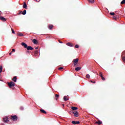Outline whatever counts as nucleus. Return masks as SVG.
I'll use <instances>...</instances> for the list:
<instances>
[{"instance_id":"f257e3e1","label":"nucleus","mask_w":125,"mask_h":125,"mask_svg":"<svg viewBox=\"0 0 125 125\" xmlns=\"http://www.w3.org/2000/svg\"><path fill=\"white\" fill-rule=\"evenodd\" d=\"M21 45L22 46H24L25 48H27V50H33V49H34V48H32V46H28V45H27V44L24 42L21 43Z\"/></svg>"},{"instance_id":"a878e982","label":"nucleus","mask_w":125,"mask_h":125,"mask_svg":"<svg viewBox=\"0 0 125 125\" xmlns=\"http://www.w3.org/2000/svg\"><path fill=\"white\" fill-rule=\"evenodd\" d=\"M11 31L12 34H15V32L14 31V30H13V29H12V28H11Z\"/></svg>"},{"instance_id":"b1692460","label":"nucleus","mask_w":125,"mask_h":125,"mask_svg":"<svg viewBox=\"0 0 125 125\" xmlns=\"http://www.w3.org/2000/svg\"><path fill=\"white\" fill-rule=\"evenodd\" d=\"M91 3H93L94 2V0H88Z\"/></svg>"},{"instance_id":"7c9ffc66","label":"nucleus","mask_w":125,"mask_h":125,"mask_svg":"<svg viewBox=\"0 0 125 125\" xmlns=\"http://www.w3.org/2000/svg\"><path fill=\"white\" fill-rule=\"evenodd\" d=\"M15 51V49H12V52H14Z\"/></svg>"},{"instance_id":"473e14b6","label":"nucleus","mask_w":125,"mask_h":125,"mask_svg":"<svg viewBox=\"0 0 125 125\" xmlns=\"http://www.w3.org/2000/svg\"><path fill=\"white\" fill-rule=\"evenodd\" d=\"M100 77L101 78H102L103 77V76L102 75V74L100 73Z\"/></svg>"},{"instance_id":"20e7f679","label":"nucleus","mask_w":125,"mask_h":125,"mask_svg":"<svg viewBox=\"0 0 125 125\" xmlns=\"http://www.w3.org/2000/svg\"><path fill=\"white\" fill-rule=\"evenodd\" d=\"M16 120H17V116L16 115L12 116L11 117V121H16Z\"/></svg>"},{"instance_id":"423d86ee","label":"nucleus","mask_w":125,"mask_h":125,"mask_svg":"<svg viewBox=\"0 0 125 125\" xmlns=\"http://www.w3.org/2000/svg\"><path fill=\"white\" fill-rule=\"evenodd\" d=\"M0 20H1V21H3L4 22L6 21V19L4 18V17H1L0 16Z\"/></svg>"},{"instance_id":"9d476101","label":"nucleus","mask_w":125,"mask_h":125,"mask_svg":"<svg viewBox=\"0 0 125 125\" xmlns=\"http://www.w3.org/2000/svg\"><path fill=\"white\" fill-rule=\"evenodd\" d=\"M71 109L73 111H76V110H78V107H75V106H72V107H71Z\"/></svg>"},{"instance_id":"e433bc0d","label":"nucleus","mask_w":125,"mask_h":125,"mask_svg":"<svg viewBox=\"0 0 125 125\" xmlns=\"http://www.w3.org/2000/svg\"><path fill=\"white\" fill-rule=\"evenodd\" d=\"M9 54V55H11V54H12L11 52Z\"/></svg>"},{"instance_id":"0eeeda50","label":"nucleus","mask_w":125,"mask_h":125,"mask_svg":"<svg viewBox=\"0 0 125 125\" xmlns=\"http://www.w3.org/2000/svg\"><path fill=\"white\" fill-rule=\"evenodd\" d=\"M73 113L74 115V117H79V112L78 111L73 112Z\"/></svg>"},{"instance_id":"c9c22d12","label":"nucleus","mask_w":125,"mask_h":125,"mask_svg":"<svg viewBox=\"0 0 125 125\" xmlns=\"http://www.w3.org/2000/svg\"><path fill=\"white\" fill-rule=\"evenodd\" d=\"M59 42H60V43H63V42H61L60 41H59Z\"/></svg>"},{"instance_id":"c756f323","label":"nucleus","mask_w":125,"mask_h":125,"mask_svg":"<svg viewBox=\"0 0 125 125\" xmlns=\"http://www.w3.org/2000/svg\"><path fill=\"white\" fill-rule=\"evenodd\" d=\"M20 109H21V110H23L24 108L23 107L21 106Z\"/></svg>"},{"instance_id":"39448f33","label":"nucleus","mask_w":125,"mask_h":125,"mask_svg":"<svg viewBox=\"0 0 125 125\" xmlns=\"http://www.w3.org/2000/svg\"><path fill=\"white\" fill-rule=\"evenodd\" d=\"M63 99L64 101H68V100H69V96H65L63 97Z\"/></svg>"},{"instance_id":"7ed1b4c3","label":"nucleus","mask_w":125,"mask_h":125,"mask_svg":"<svg viewBox=\"0 0 125 125\" xmlns=\"http://www.w3.org/2000/svg\"><path fill=\"white\" fill-rule=\"evenodd\" d=\"M122 60L125 62V51H123L122 53Z\"/></svg>"},{"instance_id":"4468645a","label":"nucleus","mask_w":125,"mask_h":125,"mask_svg":"<svg viewBox=\"0 0 125 125\" xmlns=\"http://www.w3.org/2000/svg\"><path fill=\"white\" fill-rule=\"evenodd\" d=\"M33 42L34 44H37L38 43V41L36 39H33Z\"/></svg>"},{"instance_id":"2eb2a0df","label":"nucleus","mask_w":125,"mask_h":125,"mask_svg":"<svg viewBox=\"0 0 125 125\" xmlns=\"http://www.w3.org/2000/svg\"><path fill=\"white\" fill-rule=\"evenodd\" d=\"M12 80L13 81V82H14L15 83H16L17 81V78H16V77H15L13 78Z\"/></svg>"},{"instance_id":"ddd939ff","label":"nucleus","mask_w":125,"mask_h":125,"mask_svg":"<svg viewBox=\"0 0 125 125\" xmlns=\"http://www.w3.org/2000/svg\"><path fill=\"white\" fill-rule=\"evenodd\" d=\"M3 122L4 123H7V122H8V120H7V118H4L3 119Z\"/></svg>"},{"instance_id":"dca6fc26","label":"nucleus","mask_w":125,"mask_h":125,"mask_svg":"<svg viewBox=\"0 0 125 125\" xmlns=\"http://www.w3.org/2000/svg\"><path fill=\"white\" fill-rule=\"evenodd\" d=\"M23 8H25L26 9H27V4L26 3V2H24L23 5Z\"/></svg>"},{"instance_id":"a211bd4d","label":"nucleus","mask_w":125,"mask_h":125,"mask_svg":"<svg viewBox=\"0 0 125 125\" xmlns=\"http://www.w3.org/2000/svg\"><path fill=\"white\" fill-rule=\"evenodd\" d=\"M26 13H27V11H26V10H24L22 12V14L23 15H25L26 14Z\"/></svg>"},{"instance_id":"393cba45","label":"nucleus","mask_w":125,"mask_h":125,"mask_svg":"<svg viewBox=\"0 0 125 125\" xmlns=\"http://www.w3.org/2000/svg\"><path fill=\"white\" fill-rule=\"evenodd\" d=\"M125 0H123L121 1V4H125Z\"/></svg>"},{"instance_id":"cd10ccee","label":"nucleus","mask_w":125,"mask_h":125,"mask_svg":"<svg viewBox=\"0 0 125 125\" xmlns=\"http://www.w3.org/2000/svg\"><path fill=\"white\" fill-rule=\"evenodd\" d=\"M75 47H76V48H79L80 47V46H79V45H76Z\"/></svg>"},{"instance_id":"ea45409f","label":"nucleus","mask_w":125,"mask_h":125,"mask_svg":"<svg viewBox=\"0 0 125 125\" xmlns=\"http://www.w3.org/2000/svg\"><path fill=\"white\" fill-rule=\"evenodd\" d=\"M56 100H57V99H56Z\"/></svg>"},{"instance_id":"4c0bfd02","label":"nucleus","mask_w":125,"mask_h":125,"mask_svg":"<svg viewBox=\"0 0 125 125\" xmlns=\"http://www.w3.org/2000/svg\"><path fill=\"white\" fill-rule=\"evenodd\" d=\"M91 83H95V82H93L92 81H91Z\"/></svg>"},{"instance_id":"f704fd0d","label":"nucleus","mask_w":125,"mask_h":125,"mask_svg":"<svg viewBox=\"0 0 125 125\" xmlns=\"http://www.w3.org/2000/svg\"><path fill=\"white\" fill-rule=\"evenodd\" d=\"M78 63V62H74V66H76V65H77V64Z\"/></svg>"},{"instance_id":"aec40b11","label":"nucleus","mask_w":125,"mask_h":125,"mask_svg":"<svg viewBox=\"0 0 125 125\" xmlns=\"http://www.w3.org/2000/svg\"><path fill=\"white\" fill-rule=\"evenodd\" d=\"M86 79H90V75L89 74H86Z\"/></svg>"},{"instance_id":"2f4dec72","label":"nucleus","mask_w":125,"mask_h":125,"mask_svg":"<svg viewBox=\"0 0 125 125\" xmlns=\"http://www.w3.org/2000/svg\"><path fill=\"white\" fill-rule=\"evenodd\" d=\"M55 96H56V97H57V98L59 97V95H58L57 94H56Z\"/></svg>"},{"instance_id":"f8f14e48","label":"nucleus","mask_w":125,"mask_h":125,"mask_svg":"<svg viewBox=\"0 0 125 125\" xmlns=\"http://www.w3.org/2000/svg\"><path fill=\"white\" fill-rule=\"evenodd\" d=\"M73 62L74 63H78L79 62V59H75L73 60Z\"/></svg>"},{"instance_id":"412c9836","label":"nucleus","mask_w":125,"mask_h":125,"mask_svg":"<svg viewBox=\"0 0 125 125\" xmlns=\"http://www.w3.org/2000/svg\"><path fill=\"white\" fill-rule=\"evenodd\" d=\"M53 27V25H49L48 26L49 29H50V30H51V29H52V27Z\"/></svg>"},{"instance_id":"c85d7f7f","label":"nucleus","mask_w":125,"mask_h":125,"mask_svg":"<svg viewBox=\"0 0 125 125\" xmlns=\"http://www.w3.org/2000/svg\"><path fill=\"white\" fill-rule=\"evenodd\" d=\"M102 80L103 81H105V78L103 77H102Z\"/></svg>"},{"instance_id":"9b49d317","label":"nucleus","mask_w":125,"mask_h":125,"mask_svg":"<svg viewBox=\"0 0 125 125\" xmlns=\"http://www.w3.org/2000/svg\"><path fill=\"white\" fill-rule=\"evenodd\" d=\"M82 69V67H78L75 68V71H80Z\"/></svg>"},{"instance_id":"1a4fd4ad","label":"nucleus","mask_w":125,"mask_h":125,"mask_svg":"<svg viewBox=\"0 0 125 125\" xmlns=\"http://www.w3.org/2000/svg\"><path fill=\"white\" fill-rule=\"evenodd\" d=\"M72 123L73 125H79L80 124L79 121H72Z\"/></svg>"},{"instance_id":"f3484780","label":"nucleus","mask_w":125,"mask_h":125,"mask_svg":"<svg viewBox=\"0 0 125 125\" xmlns=\"http://www.w3.org/2000/svg\"><path fill=\"white\" fill-rule=\"evenodd\" d=\"M40 111L43 114H46V112L44 111L43 109H41Z\"/></svg>"},{"instance_id":"4be33fe9","label":"nucleus","mask_w":125,"mask_h":125,"mask_svg":"<svg viewBox=\"0 0 125 125\" xmlns=\"http://www.w3.org/2000/svg\"><path fill=\"white\" fill-rule=\"evenodd\" d=\"M96 124H98V125H102V122L99 121L97 122H96Z\"/></svg>"},{"instance_id":"f03ea898","label":"nucleus","mask_w":125,"mask_h":125,"mask_svg":"<svg viewBox=\"0 0 125 125\" xmlns=\"http://www.w3.org/2000/svg\"><path fill=\"white\" fill-rule=\"evenodd\" d=\"M8 85L9 87L11 88V87H12V86H15V83H14L13 82H11L8 83Z\"/></svg>"},{"instance_id":"72a5a7b5","label":"nucleus","mask_w":125,"mask_h":125,"mask_svg":"<svg viewBox=\"0 0 125 125\" xmlns=\"http://www.w3.org/2000/svg\"><path fill=\"white\" fill-rule=\"evenodd\" d=\"M62 69H63V67H60L59 68V70H62Z\"/></svg>"},{"instance_id":"5701e85b","label":"nucleus","mask_w":125,"mask_h":125,"mask_svg":"<svg viewBox=\"0 0 125 125\" xmlns=\"http://www.w3.org/2000/svg\"><path fill=\"white\" fill-rule=\"evenodd\" d=\"M2 72V66H0V73H1Z\"/></svg>"},{"instance_id":"58836bf2","label":"nucleus","mask_w":125,"mask_h":125,"mask_svg":"<svg viewBox=\"0 0 125 125\" xmlns=\"http://www.w3.org/2000/svg\"><path fill=\"white\" fill-rule=\"evenodd\" d=\"M35 49H38V47H36V48H35Z\"/></svg>"},{"instance_id":"6ab92c4d","label":"nucleus","mask_w":125,"mask_h":125,"mask_svg":"<svg viewBox=\"0 0 125 125\" xmlns=\"http://www.w3.org/2000/svg\"><path fill=\"white\" fill-rule=\"evenodd\" d=\"M18 36H19L20 37H23V36H24V34H23L22 33H18Z\"/></svg>"},{"instance_id":"bb28decb","label":"nucleus","mask_w":125,"mask_h":125,"mask_svg":"<svg viewBox=\"0 0 125 125\" xmlns=\"http://www.w3.org/2000/svg\"><path fill=\"white\" fill-rule=\"evenodd\" d=\"M110 15L114 16V15H115V13H114V12L110 13Z\"/></svg>"},{"instance_id":"6e6552de","label":"nucleus","mask_w":125,"mask_h":125,"mask_svg":"<svg viewBox=\"0 0 125 125\" xmlns=\"http://www.w3.org/2000/svg\"><path fill=\"white\" fill-rule=\"evenodd\" d=\"M66 45H68V46H70V47L74 46V45L73 44V43L71 42L66 43Z\"/></svg>"},{"instance_id":"a19ab883","label":"nucleus","mask_w":125,"mask_h":125,"mask_svg":"<svg viewBox=\"0 0 125 125\" xmlns=\"http://www.w3.org/2000/svg\"><path fill=\"white\" fill-rule=\"evenodd\" d=\"M62 106H64V104H63V105H62Z\"/></svg>"}]
</instances>
